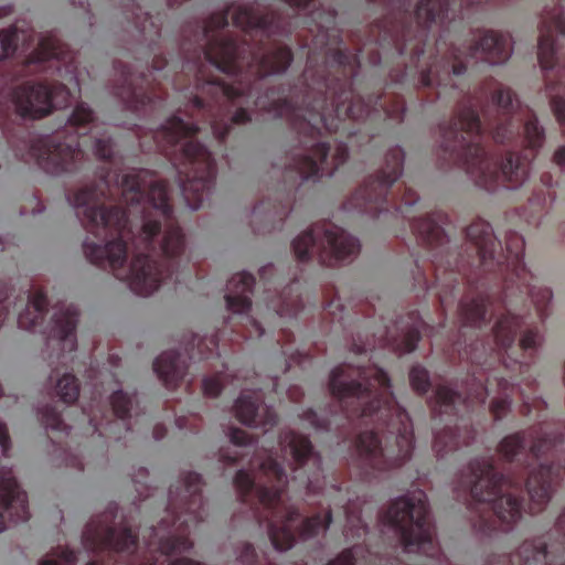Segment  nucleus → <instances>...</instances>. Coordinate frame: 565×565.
<instances>
[{"label":"nucleus","instance_id":"412c9836","mask_svg":"<svg viewBox=\"0 0 565 565\" xmlns=\"http://www.w3.org/2000/svg\"><path fill=\"white\" fill-rule=\"evenodd\" d=\"M46 307V299L40 291L35 292L25 309L18 317V324L21 329L29 330L33 328L42 317Z\"/></svg>","mask_w":565,"mask_h":565},{"label":"nucleus","instance_id":"a19ab883","mask_svg":"<svg viewBox=\"0 0 565 565\" xmlns=\"http://www.w3.org/2000/svg\"><path fill=\"white\" fill-rule=\"evenodd\" d=\"M412 386L418 392H425L428 387V373L424 367L414 366L409 374Z\"/></svg>","mask_w":565,"mask_h":565},{"label":"nucleus","instance_id":"5701e85b","mask_svg":"<svg viewBox=\"0 0 565 565\" xmlns=\"http://www.w3.org/2000/svg\"><path fill=\"white\" fill-rule=\"evenodd\" d=\"M393 162H388L387 168L381 173L377 179V186L381 190H386L390 188L402 174V160L403 152L401 149H395L392 154Z\"/></svg>","mask_w":565,"mask_h":565},{"label":"nucleus","instance_id":"dca6fc26","mask_svg":"<svg viewBox=\"0 0 565 565\" xmlns=\"http://www.w3.org/2000/svg\"><path fill=\"white\" fill-rule=\"evenodd\" d=\"M77 313L73 307H68L65 312H61L56 315L55 318V327L54 333L55 335L62 340L63 349L74 350L75 349V338L73 337V331L77 321Z\"/></svg>","mask_w":565,"mask_h":565},{"label":"nucleus","instance_id":"6e6552de","mask_svg":"<svg viewBox=\"0 0 565 565\" xmlns=\"http://www.w3.org/2000/svg\"><path fill=\"white\" fill-rule=\"evenodd\" d=\"M71 204L74 207L76 215L83 221L93 226H103L105 228H113L118 231L121 238L125 237L129 231H126L127 223H131L130 217L136 213V209L130 206L128 213L119 210L106 212L97 206L95 194L92 191L83 190L77 192Z\"/></svg>","mask_w":565,"mask_h":565},{"label":"nucleus","instance_id":"774afa93","mask_svg":"<svg viewBox=\"0 0 565 565\" xmlns=\"http://www.w3.org/2000/svg\"><path fill=\"white\" fill-rule=\"evenodd\" d=\"M555 26H556V29H557L561 33H565V28L563 26V22H562V20H557V21L555 22Z\"/></svg>","mask_w":565,"mask_h":565},{"label":"nucleus","instance_id":"aec40b11","mask_svg":"<svg viewBox=\"0 0 565 565\" xmlns=\"http://www.w3.org/2000/svg\"><path fill=\"white\" fill-rule=\"evenodd\" d=\"M156 373L167 384L172 383L181 375L179 355L174 351L163 352L153 364Z\"/></svg>","mask_w":565,"mask_h":565},{"label":"nucleus","instance_id":"473e14b6","mask_svg":"<svg viewBox=\"0 0 565 565\" xmlns=\"http://www.w3.org/2000/svg\"><path fill=\"white\" fill-rule=\"evenodd\" d=\"M20 38V33L15 29L0 32V60L8 57L14 52Z\"/></svg>","mask_w":565,"mask_h":565},{"label":"nucleus","instance_id":"052dcab7","mask_svg":"<svg viewBox=\"0 0 565 565\" xmlns=\"http://www.w3.org/2000/svg\"><path fill=\"white\" fill-rule=\"evenodd\" d=\"M224 94L231 99L238 97L242 94L241 85L239 86H237V85L224 86Z\"/></svg>","mask_w":565,"mask_h":565},{"label":"nucleus","instance_id":"680f3d73","mask_svg":"<svg viewBox=\"0 0 565 565\" xmlns=\"http://www.w3.org/2000/svg\"><path fill=\"white\" fill-rule=\"evenodd\" d=\"M303 420L307 422L310 426H312L315 428L322 427V424L319 422L317 414L311 411H308L307 413H305Z\"/></svg>","mask_w":565,"mask_h":565},{"label":"nucleus","instance_id":"ddd939ff","mask_svg":"<svg viewBox=\"0 0 565 565\" xmlns=\"http://www.w3.org/2000/svg\"><path fill=\"white\" fill-rule=\"evenodd\" d=\"M253 286L254 277L248 273L243 271L234 275L228 282L227 309L237 315L247 312L250 308L248 294Z\"/></svg>","mask_w":565,"mask_h":565},{"label":"nucleus","instance_id":"de8ad7c7","mask_svg":"<svg viewBox=\"0 0 565 565\" xmlns=\"http://www.w3.org/2000/svg\"><path fill=\"white\" fill-rule=\"evenodd\" d=\"M462 313L469 323H476L477 320L481 319L484 315V310L481 303L473 302L471 305V308H467L466 306H462L461 308Z\"/></svg>","mask_w":565,"mask_h":565},{"label":"nucleus","instance_id":"0e129e2a","mask_svg":"<svg viewBox=\"0 0 565 565\" xmlns=\"http://www.w3.org/2000/svg\"><path fill=\"white\" fill-rule=\"evenodd\" d=\"M554 162L561 167V168H565V146L558 148L556 151H555V154H554Z\"/></svg>","mask_w":565,"mask_h":565},{"label":"nucleus","instance_id":"393cba45","mask_svg":"<svg viewBox=\"0 0 565 565\" xmlns=\"http://www.w3.org/2000/svg\"><path fill=\"white\" fill-rule=\"evenodd\" d=\"M148 201L157 214L167 218L170 212L166 184L154 183L149 190Z\"/></svg>","mask_w":565,"mask_h":565},{"label":"nucleus","instance_id":"1a4fd4ad","mask_svg":"<svg viewBox=\"0 0 565 565\" xmlns=\"http://www.w3.org/2000/svg\"><path fill=\"white\" fill-rule=\"evenodd\" d=\"M260 473L263 477L259 476L255 481L247 472L239 471L235 483L243 492H247L256 486L260 502L271 505L280 499L281 487L287 482L286 473L271 458L260 465Z\"/></svg>","mask_w":565,"mask_h":565},{"label":"nucleus","instance_id":"7ed1b4c3","mask_svg":"<svg viewBox=\"0 0 565 565\" xmlns=\"http://www.w3.org/2000/svg\"><path fill=\"white\" fill-rule=\"evenodd\" d=\"M84 253L87 258L98 265H108L114 275L126 281L137 295L149 296L154 292L161 281V271L153 263L137 255L128 268H125L127 247L121 241L99 246L86 241Z\"/></svg>","mask_w":565,"mask_h":565},{"label":"nucleus","instance_id":"cd10ccee","mask_svg":"<svg viewBox=\"0 0 565 565\" xmlns=\"http://www.w3.org/2000/svg\"><path fill=\"white\" fill-rule=\"evenodd\" d=\"M327 151L328 149L326 145H319L316 149V152L321 156V160L319 162L312 160L311 158H305L301 160V162L297 166V169L305 179L313 177L318 173H324L326 169L323 167V163L327 158Z\"/></svg>","mask_w":565,"mask_h":565},{"label":"nucleus","instance_id":"4c0bfd02","mask_svg":"<svg viewBox=\"0 0 565 565\" xmlns=\"http://www.w3.org/2000/svg\"><path fill=\"white\" fill-rule=\"evenodd\" d=\"M132 405V401L122 392H116L111 396V406L117 417L125 418Z\"/></svg>","mask_w":565,"mask_h":565},{"label":"nucleus","instance_id":"5fc2aeb1","mask_svg":"<svg viewBox=\"0 0 565 565\" xmlns=\"http://www.w3.org/2000/svg\"><path fill=\"white\" fill-rule=\"evenodd\" d=\"M552 106L557 120L565 121V102L561 98H554Z\"/></svg>","mask_w":565,"mask_h":565},{"label":"nucleus","instance_id":"603ef678","mask_svg":"<svg viewBox=\"0 0 565 565\" xmlns=\"http://www.w3.org/2000/svg\"><path fill=\"white\" fill-rule=\"evenodd\" d=\"M358 553V548H352L343 552L337 559L332 561L329 565H353L352 559Z\"/></svg>","mask_w":565,"mask_h":565},{"label":"nucleus","instance_id":"c756f323","mask_svg":"<svg viewBox=\"0 0 565 565\" xmlns=\"http://www.w3.org/2000/svg\"><path fill=\"white\" fill-rule=\"evenodd\" d=\"M57 393L65 403L76 401L78 397L76 379L71 374H65L57 382Z\"/></svg>","mask_w":565,"mask_h":565},{"label":"nucleus","instance_id":"09e8293b","mask_svg":"<svg viewBox=\"0 0 565 565\" xmlns=\"http://www.w3.org/2000/svg\"><path fill=\"white\" fill-rule=\"evenodd\" d=\"M203 390L204 393L209 396H216L222 390L221 379L217 377H207L203 381Z\"/></svg>","mask_w":565,"mask_h":565},{"label":"nucleus","instance_id":"338daca9","mask_svg":"<svg viewBox=\"0 0 565 565\" xmlns=\"http://www.w3.org/2000/svg\"><path fill=\"white\" fill-rule=\"evenodd\" d=\"M225 56H224V60L225 61H230L232 58V51H233V47L232 45H227L225 49Z\"/></svg>","mask_w":565,"mask_h":565},{"label":"nucleus","instance_id":"72a5a7b5","mask_svg":"<svg viewBox=\"0 0 565 565\" xmlns=\"http://www.w3.org/2000/svg\"><path fill=\"white\" fill-rule=\"evenodd\" d=\"M132 227V224H131ZM134 227H137L139 230V236L135 238L134 245L136 249L138 248V245H147L151 236L153 235L156 228H157V221L150 218V217H142L140 221V224H134Z\"/></svg>","mask_w":565,"mask_h":565},{"label":"nucleus","instance_id":"6e6d98bb","mask_svg":"<svg viewBox=\"0 0 565 565\" xmlns=\"http://www.w3.org/2000/svg\"><path fill=\"white\" fill-rule=\"evenodd\" d=\"M230 439L234 445H244L247 441V436L244 430L234 428L230 431Z\"/></svg>","mask_w":565,"mask_h":565},{"label":"nucleus","instance_id":"9d476101","mask_svg":"<svg viewBox=\"0 0 565 565\" xmlns=\"http://www.w3.org/2000/svg\"><path fill=\"white\" fill-rule=\"evenodd\" d=\"M0 502L6 507L14 522L29 519L26 494L19 490L8 469L0 470Z\"/></svg>","mask_w":565,"mask_h":565},{"label":"nucleus","instance_id":"4468645a","mask_svg":"<svg viewBox=\"0 0 565 565\" xmlns=\"http://www.w3.org/2000/svg\"><path fill=\"white\" fill-rule=\"evenodd\" d=\"M84 540L88 547L95 548L102 545H110L117 550H129L135 544V536L127 529L105 531L103 529H87Z\"/></svg>","mask_w":565,"mask_h":565},{"label":"nucleus","instance_id":"f704fd0d","mask_svg":"<svg viewBox=\"0 0 565 565\" xmlns=\"http://www.w3.org/2000/svg\"><path fill=\"white\" fill-rule=\"evenodd\" d=\"M330 522H331L330 514H327L323 518L322 516H317V518L307 520L303 523V527H302V533L301 534L305 537H310V536H313L316 534H319L320 532H324L329 527Z\"/></svg>","mask_w":565,"mask_h":565},{"label":"nucleus","instance_id":"4be33fe9","mask_svg":"<svg viewBox=\"0 0 565 565\" xmlns=\"http://www.w3.org/2000/svg\"><path fill=\"white\" fill-rule=\"evenodd\" d=\"M292 527V518L291 515L287 521H284L281 527L273 524L269 529V537L271 540L273 545L278 551L289 550L295 542L294 535L291 533Z\"/></svg>","mask_w":565,"mask_h":565},{"label":"nucleus","instance_id":"423d86ee","mask_svg":"<svg viewBox=\"0 0 565 565\" xmlns=\"http://www.w3.org/2000/svg\"><path fill=\"white\" fill-rule=\"evenodd\" d=\"M471 159H467V172L481 186L491 189L499 179L508 181L511 188L526 179V168L520 157L510 156L501 164L500 172L497 163L482 154L479 147L469 150Z\"/></svg>","mask_w":565,"mask_h":565},{"label":"nucleus","instance_id":"f8f14e48","mask_svg":"<svg viewBox=\"0 0 565 565\" xmlns=\"http://www.w3.org/2000/svg\"><path fill=\"white\" fill-rule=\"evenodd\" d=\"M281 451L285 457H289L292 461L295 479L301 478L300 469L311 465L317 467L320 462L319 458L311 451L310 443L302 436L286 434L280 441Z\"/></svg>","mask_w":565,"mask_h":565},{"label":"nucleus","instance_id":"a211bd4d","mask_svg":"<svg viewBox=\"0 0 565 565\" xmlns=\"http://www.w3.org/2000/svg\"><path fill=\"white\" fill-rule=\"evenodd\" d=\"M158 545L161 553L167 555L169 565H200L183 555L191 547L186 540H160Z\"/></svg>","mask_w":565,"mask_h":565},{"label":"nucleus","instance_id":"2f4dec72","mask_svg":"<svg viewBox=\"0 0 565 565\" xmlns=\"http://www.w3.org/2000/svg\"><path fill=\"white\" fill-rule=\"evenodd\" d=\"M183 242L180 231L178 228H169L162 242V250L168 256H173L180 253Z\"/></svg>","mask_w":565,"mask_h":565},{"label":"nucleus","instance_id":"49530a36","mask_svg":"<svg viewBox=\"0 0 565 565\" xmlns=\"http://www.w3.org/2000/svg\"><path fill=\"white\" fill-rule=\"evenodd\" d=\"M93 118L92 110L88 106L81 104L76 106L71 118L70 124L73 126H79L90 121Z\"/></svg>","mask_w":565,"mask_h":565},{"label":"nucleus","instance_id":"c85d7f7f","mask_svg":"<svg viewBox=\"0 0 565 565\" xmlns=\"http://www.w3.org/2000/svg\"><path fill=\"white\" fill-rule=\"evenodd\" d=\"M184 151L189 158H192L199 164L204 166L207 173V178L211 179L214 175V170L212 167V156L205 147H203L199 142L190 141L185 145Z\"/></svg>","mask_w":565,"mask_h":565},{"label":"nucleus","instance_id":"79ce46f5","mask_svg":"<svg viewBox=\"0 0 565 565\" xmlns=\"http://www.w3.org/2000/svg\"><path fill=\"white\" fill-rule=\"evenodd\" d=\"M459 126L461 130H466L469 134H472L479 130V120L478 117L472 109H466L461 113L459 118Z\"/></svg>","mask_w":565,"mask_h":565},{"label":"nucleus","instance_id":"7c9ffc66","mask_svg":"<svg viewBox=\"0 0 565 565\" xmlns=\"http://www.w3.org/2000/svg\"><path fill=\"white\" fill-rule=\"evenodd\" d=\"M443 4L438 0H422L417 7V15L426 21H436L440 18Z\"/></svg>","mask_w":565,"mask_h":565},{"label":"nucleus","instance_id":"bf43d9fd","mask_svg":"<svg viewBox=\"0 0 565 565\" xmlns=\"http://www.w3.org/2000/svg\"><path fill=\"white\" fill-rule=\"evenodd\" d=\"M0 446L3 455H6L10 449V440L6 427L2 424H0Z\"/></svg>","mask_w":565,"mask_h":565},{"label":"nucleus","instance_id":"69168bd1","mask_svg":"<svg viewBox=\"0 0 565 565\" xmlns=\"http://www.w3.org/2000/svg\"><path fill=\"white\" fill-rule=\"evenodd\" d=\"M247 118V113L244 109L236 111V114L234 115V120L236 122H244Z\"/></svg>","mask_w":565,"mask_h":565},{"label":"nucleus","instance_id":"a878e982","mask_svg":"<svg viewBox=\"0 0 565 565\" xmlns=\"http://www.w3.org/2000/svg\"><path fill=\"white\" fill-rule=\"evenodd\" d=\"M291 62V54L288 49H279L263 61L265 68L263 75H269L287 70Z\"/></svg>","mask_w":565,"mask_h":565},{"label":"nucleus","instance_id":"bb28decb","mask_svg":"<svg viewBox=\"0 0 565 565\" xmlns=\"http://www.w3.org/2000/svg\"><path fill=\"white\" fill-rule=\"evenodd\" d=\"M53 57H60V44L57 40L51 34L39 36L33 60L40 62Z\"/></svg>","mask_w":565,"mask_h":565},{"label":"nucleus","instance_id":"58836bf2","mask_svg":"<svg viewBox=\"0 0 565 565\" xmlns=\"http://www.w3.org/2000/svg\"><path fill=\"white\" fill-rule=\"evenodd\" d=\"M543 129L536 124L535 120H529L525 124V138L527 145L532 148L541 146L543 141Z\"/></svg>","mask_w":565,"mask_h":565},{"label":"nucleus","instance_id":"c03bdc74","mask_svg":"<svg viewBox=\"0 0 565 565\" xmlns=\"http://www.w3.org/2000/svg\"><path fill=\"white\" fill-rule=\"evenodd\" d=\"M522 446V440L519 435H513L504 438L501 441L500 450L507 457H513Z\"/></svg>","mask_w":565,"mask_h":565},{"label":"nucleus","instance_id":"e2e57ef3","mask_svg":"<svg viewBox=\"0 0 565 565\" xmlns=\"http://www.w3.org/2000/svg\"><path fill=\"white\" fill-rule=\"evenodd\" d=\"M510 402L508 399H499L491 404V408L493 413L499 416L501 412H503L508 406Z\"/></svg>","mask_w":565,"mask_h":565},{"label":"nucleus","instance_id":"2eb2a0df","mask_svg":"<svg viewBox=\"0 0 565 565\" xmlns=\"http://www.w3.org/2000/svg\"><path fill=\"white\" fill-rule=\"evenodd\" d=\"M468 237L475 242L480 250L481 258H493L498 248L502 250V245L493 235L492 227L486 222H477L468 228Z\"/></svg>","mask_w":565,"mask_h":565},{"label":"nucleus","instance_id":"37998d69","mask_svg":"<svg viewBox=\"0 0 565 565\" xmlns=\"http://www.w3.org/2000/svg\"><path fill=\"white\" fill-rule=\"evenodd\" d=\"M167 130H168V134L171 137V139L177 140L182 135L191 134L192 131L195 130V128L183 122L181 119L173 118L169 122Z\"/></svg>","mask_w":565,"mask_h":565},{"label":"nucleus","instance_id":"f3484780","mask_svg":"<svg viewBox=\"0 0 565 565\" xmlns=\"http://www.w3.org/2000/svg\"><path fill=\"white\" fill-rule=\"evenodd\" d=\"M478 50L488 53L492 57L508 58L510 56V36L497 31H488L480 39Z\"/></svg>","mask_w":565,"mask_h":565},{"label":"nucleus","instance_id":"13d9d810","mask_svg":"<svg viewBox=\"0 0 565 565\" xmlns=\"http://www.w3.org/2000/svg\"><path fill=\"white\" fill-rule=\"evenodd\" d=\"M56 152H57L56 156L58 158H61L62 161H64L66 159V157L70 154L72 157L77 156L79 152V149H78V146L76 148H72L71 146H67L65 149L62 147H58L56 149Z\"/></svg>","mask_w":565,"mask_h":565},{"label":"nucleus","instance_id":"ea45409f","mask_svg":"<svg viewBox=\"0 0 565 565\" xmlns=\"http://www.w3.org/2000/svg\"><path fill=\"white\" fill-rule=\"evenodd\" d=\"M504 244L507 254L519 259L524 247L523 238L516 233H509L505 237Z\"/></svg>","mask_w":565,"mask_h":565},{"label":"nucleus","instance_id":"20e7f679","mask_svg":"<svg viewBox=\"0 0 565 565\" xmlns=\"http://www.w3.org/2000/svg\"><path fill=\"white\" fill-rule=\"evenodd\" d=\"M471 493L478 501L490 502L498 516L505 522H514L521 516V508L512 498L510 480L493 472L488 460L476 461L470 467Z\"/></svg>","mask_w":565,"mask_h":565},{"label":"nucleus","instance_id":"9b49d317","mask_svg":"<svg viewBox=\"0 0 565 565\" xmlns=\"http://www.w3.org/2000/svg\"><path fill=\"white\" fill-rule=\"evenodd\" d=\"M260 397L256 392L245 391L235 402L236 417L245 425L258 427L274 420L271 411L259 404Z\"/></svg>","mask_w":565,"mask_h":565},{"label":"nucleus","instance_id":"39448f33","mask_svg":"<svg viewBox=\"0 0 565 565\" xmlns=\"http://www.w3.org/2000/svg\"><path fill=\"white\" fill-rule=\"evenodd\" d=\"M296 256L305 260L315 252L323 254L335 260H345L359 252V242L342 228L330 225L328 227L316 226L308 232L299 234L292 242Z\"/></svg>","mask_w":565,"mask_h":565},{"label":"nucleus","instance_id":"f257e3e1","mask_svg":"<svg viewBox=\"0 0 565 565\" xmlns=\"http://www.w3.org/2000/svg\"><path fill=\"white\" fill-rule=\"evenodd\" d=\"M353 370L349 365H340L332 370L330 390L332 395L343 399L355 397L362 407V416H371L375 412L382 414L394 411L391 426L396 431L395 445L383 449L373 433H364L359 438V451L369 457L377 467H395L411 457L413 450V430L408 415L395 408L390 393L388 379L381 369H370L363 376L364 381L372 377L365 387L352 381Z\"/></svg>","mask_w":565,"mask_h":565},{"label":"nucleus","instance_id":"a18cd8bd","mask_svg":"<svg viewBox=\"0 0 565 565\" xmlns=\"http://www.w3.org/2000/svg\"><path fill=\"white\" fill-rule=\"evenodd\" d=\"M542 337L534 329H525L521 335L520 344L523 350H533L540 345Z\"/></svg>","mask_w":565,"mask_h":565},{"label":"nucleus","instance_id":"6ab92c4d","mask_svg":"<svg viewBox=\"0 0 565 565\" xmlns=\"http://www.w3.org/2000/svg\"><path fill=\"white\" fill-rule=\"evenodd\" d=\"M522 320L514 315L501 317L493 328L494 340L501 347H510L515 338L516 331L522 327Z\"/></svg>","mask_w":565,"mask_h":565},{"label":"nucleus","instance_id":"0eeeda50","mask_svg":"<svg viewBox=\"0 0 565 565\" xmlns=\"http://www.w3.org/2000/svg\"><path fill=\"white\" fill-rule=\"evenodd\" d=\"M67 100L68 92L63 86L51 92L43 85H23L12 93L17 111L32 118L49 114L53 107H63Z\"/></svg>","mask_w":565,"mask_h":565},{"label":"nucleus","instance_id":"e433bc0d","mask_svg":"<svg viewBox=\"0 0 565 565\" xmlns=\"http://www.w3.org/2000/svg\"><path fill=\"white\" fill-rule=\"evenodd\" d=\"M75 559L73 552L67 550L53 551L40 563V565H71Z\"/></svg>","mask_w":565,"mask_h":565},{"label":"nucleus","instance_id":"f03ea898","mask_svg":"<svg viewBox=\"0 0 565 565\" xmlns=\"http://www.w3.org/2000/svg\"><path fill=\"white\" fill-rule=\"evenodd\" d=\"M383 522L399 537L408 553L426 554L433 546L427 498L422 490H414L395 499L385 513Z\"/></svg>","mask_w":565,"mask_h":565},{"label":"nucleus","instance_id":"b1692460","mask_svg":"<svg viewBox=\"0 0 565 565\" xmlns=\"http://www.w3.org/2000/svg\"><path fill=\"white\" fill-rule=\"evenodd\" d=\"M527 489L531 500L537 505V509L548 501L551 489L548 482L543 479V477L531 473L527 481Z\"/></svg>","mask_w":565,"mask_h":565},{"label":"nucleus","instance_id":"3c124183","mask_svg":"<svg viewBox=\"0 0 565 565\" xmlns=\"http://www.w3.org/2000/svg\"><path fill=\"white\" fill-rule=\"evenodd\" d=\"M95 153L100 158H108L111 156V143L109 140H96L94 145Z\"/></svg>","mask_w":565,"mask_h":565},{"label":"nucleus","instance_id":"864d4df0","mask_svg":"<svg viewBox=\"0 0 565 565\" xmlns=\"http://www.w3.org/2000/svg\"><path fill=\"white\" fill-rule=\"evenodd\" d=\"M495 100L499 106L507 108L513 103V94L510 89H501L498 92Z\"/></svg>","mask_w":565,"mask_h":565},{"label":"nucleus","instance_id":"c9c22d12","mask_svg":"<svg viewBox=\"0 0 565 565\" xmlns=\"http://www.w3.org/2000/svg\"><path fill=\"white\" fill-rule=\"evenodd\" d=\"M553 42L550 36L542 34L539 42V61L542 68L547 70L553 66Z\"/></svg>","mask_w":565,"mask_h":565},{"label":"nucleus","instance_id":"8fccbe9b","mask_svg":"<svg viewBox=\"0 0 565 565\" xmlns=\"http://www.w3.org/2000/svg\"><path fill=\"white\" fill-rule=\"evenodd\" d=\"M206 186H207V181L201 180V179H195V180H191V181L186 182L183 185L182 191H183L184 196L186 199H189L191 192L196 193L200 191L201 188L204 189Z\"/></svg>","mask_w":565,"mask_h":565},{"label":"nucleus","instance_id":"4d7b16f0","mask_svg":"<svg viewBox=\"0 0 565 565\" xmlns=\"http://www.w3.org/2000/svg\"><path fill=\"white\" fill-rule=\"evenodd\" d=\"M437 399L441 404H450L454 403V393L448 388H440L437 392Z\"/></svg>","mask_w":565,"mask_h":565}]
</instances>
